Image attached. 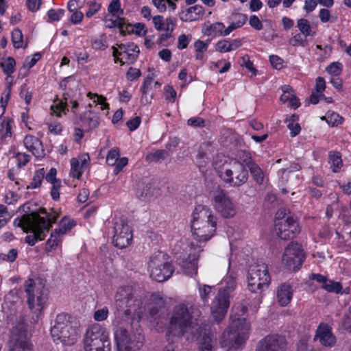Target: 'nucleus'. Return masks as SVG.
<instances>
[{"mask_svg": "<svg viewBox=\"0 0 351 351\" xmlns=\"http://www.w3.org/2000/svg\"><path fill=\"white\" fill-rule=\"evenodd\" d=\"M139 52L138 47L134 43L128 44V49H126V51H124V53L126 55V59L130 63H133L136 61Z\"/></svg>", "mask_w": 351, "mask_h": 351, "instance_id": "42", "label": "nucleus"}, {"mask_svg": "<svg viewBox=\"0 0 351 351\" xmlns=\"http://www.w3.org/2000/svg\"><path fill=\"white\" fill-rule=\"evenodd\" d=\"M282 90L283 93L280 96V101L282 103L289 102L291 107L295 109L298 108L300 103L295 95L292 87L289 85H285L282 87Z\"/></svg>", "mask_w": 351, "mask_h": 351, "instance_id": "26", "label": "nucleus"}, {"mask_svg": "<svg viewBox=\"0 0 351 351\" xmlns=\"http://www.w3.org/2000/svg\"><path fill=\"white\" fill-rule=\"evenodd\" d=\"M214 206L224 218H231L236 214V209L225 191L219 185L215 186L212 193Z\"/></svg>", "mask_w": 351, "mask_h": 351, "instance_id": "13", "label": "nucleus"}, {"mask_svg": "<svg viewBox=\"0 0 351 351\" xmlns=\"http://www.w3.org/2000/svg\"><path fill=\"white\" fill-rule=\"evenodd\" d=\"M132 295V289L129 286L119 289L115 295V305L118 311H123L125 313L130 311Z\"/></svg>", "mask_w": 351, "mask_h": 351, "instance_id": "18", "label": "nucleus"}, {"mask_svg": "<svg viewBox=\"0 0 351 351\" xmlns=\"http://www.w3.org/2000/svg\"><path fill=\"white\" fill-rule=\"evenodd\" d=\"M41 54L40 53H35L32 58L27 56L23 65V69L29 70L33 67L37 62L40 59Z\"/></svg>", "mask_w": 351, "mask_h": 351, "instance_id": "53", "label": "nucleus"}, {"mask_svg": "<svg viewBox=\"0 0 351 351\" xmlns=\"http://www.w3.org/2000/svg\"><path fill=\"white\" fill-rule=\"evenodd\" d=\"M276 232L282 240L293 239L300 233L298 222L292 216H288L284 221L276 223Z\"/></svg>", "mask_w": 351, "mask_h": 351, "instance_id": "16", "label": "nucleus"}, {"mask_svg": "<svg viewBox=\"0 0 351 351\" xmlns=\"http://www.w3.org/2000/svg\"><path fill=\"white\" fill-rule=\"evenodd\" d=\"M62 236L59 234L58 231L53 230L51 233L49 239L47 241L46 250L48 252H51L52 250H56L59 245H61L62 241Z\"/></svg>", "mask_w": 351, "mask_h": 351, "instance_id": "30", "label": "nucleus"}, {"mask_svg": "<svg viewBox=\"0 0 351 351\" xmlns=\"http://www.w3.org/2000/svg\"><path fill=\"white\" fill-rule=\"evenodd\" d=\"M10 93H11V85L9 84L6 87V88L3 93V94L5 95V99L2 97L0 99V104H1V114L0 115V119H1L2 114L5 112V108H6L8 101L10 98Z\"/></svg>", "mask_w": 351, "mask_h": 351, "instance_id": "56", "label": "nucleus"}, {"mask_svg": "<svg viewBox=\"0 0 351 351\" xmlns=\"http://www.w3.org/2000/svg\"><path fill=\"white\" fill-rule=\"evenodd\" d=\"M204 34L207 36H212L213 37L226 36L225 25L221 22H215L206 28Z\"/></svg>", "mask_w": 351, "mask_h": 351, "instance_id": "28", "label": "nucleus"}, {"mask_svg": "<svg viewBox=\"0 0 351 351\" xmlns=\"http://www.w3.org/2000/svg\"><path fill=\"white\" fill-rule=\"evenodd\" d=\"M0 66L3 71L9 76L15 71L16 61L12 57H8L1 62Z\"/></svg>", "mask_w": 351, "mask_h": 351, "instance_id": "39", "label": "nucleus"}, {"mask_svg": "<svg viewBox=\"0 0 351 351\" xmlns=\"http://www.w3.org/2000/svg\"><path fill=\"white\" fill-rule=\"evenodd\" d=\"M215 50L220 53L231 51L229 40L223 39L218 41L215 45Z\"/></svg>", "mask_w": 351, "mask_h": 351, "instance_id": "57", "label": "nucleus"}, {"mask_svg": "<svg viewBox=\"0 0 351 351\" xmlns=\"http://www.w3.org/2000/svg\"><path fill=\"white\" fill-rule=\"evenodd\" d=\"M192 315L185 304L176 305L172 311L167 332V340L173 342V338H180L186 332L192 324Z\"/></svg>", "mask_w": 351, "mask_h": 351, "instance_id": "4", "label": "nucleus"}, {"mask_svg": "<svg viewBox=\"0 0 351 351\" xmlns=\"http://www.w3.org/2000/svg\"><path fill=\"white\" fill-rule=\"evenodd\" d=\"M250 323L245 318L233 319L223 334L226 346L237 348L248 338Z\"/></svg>", "mask_w": 351, "mask_h": 351, "instance_id": "8", "label": "nucleus"}, {"mask_svg": "<svg viewBox=\"0 0 351 351\" xmlns=\"http://www.w3.org/2000/svg\"><path fill=\"white\" fill-rule=\"evenodd\" d=\"M322 288L329 293H341L342 286L340 282L328 280L325 285H322Z\"/></svg>", "mask_w": 351, "mask_h": 351, "instance_id": "47", "label": "nucleus"}, {"mask_svg": "<svg viewBox=\"0 0 351 351\" xmlns=\"http://www.w3.org/2000/svg\"><path fill=\"white\" fill-rule=\"evenodd\" d=\"M91 47L95 50L104 51L108 47L107 36L103 34L91 40Z\"/></svg>", "mask_w": 351, "mask_h": 351, "instance_id": "41", "label": "nucleus"}, {"mask_svg": "<svg viewBox=\"0 0 351 351\" xmlns=\"http://www.w3.org/2000/svg\"><path fill=\"white\" fill-rule=\"evenodd\" d=\"M287 342L280 335H268L259 341L256 351H286Z\"/></svg>", "mask_w": 351, "mask_h": 351, "instance_id": "17", "label": "nucleus"}, {"mask_svg": "<svg viewBox=\"0 0 351 351\" xmlns=\"http://www.w3.org/2000/svg\"><path fill=\"white\" fill-rule=\"evenodd\" d=\"M88 5H89V8L86 12V16L87 18H90L95 14L101 8V5L95 1L88 2Z\"/></svg>", "mask_w": 351, "mask_h": 351, "instance_id": "64", "label": "nucleus"}, {"mask_svg": "<svg viewBox=\"0 0 351 351\" xmlns=\"http://www.w3.org/2000/svg\"><path fill=\"white\" fill-rule=\"evenodd\" d=\"M150 277L162 282L171 278L174 272L173 266L169 262V256L162 252H157L150 257L148 263Z\"/></svg>", "mask_w": 351, "mask_h": 351, "instance_id": "7", "label": "nucleus"}, {"mask_svg": "<svg viewBox=\"0 0 351 351\" xmlns=\"http://www.w3.org/2000/svg\"><path fill=\"white\" fill-rule=\"evenodd\" d=\"M238 156L241 160V162L244 165L245 167L249 168L251 164L255 162L252 160L251 154L245 151H241L238 154Z\"/></svg>", "mask_w": 351, "mask_h": 351, "instance_id": "54", "label": "nucleus"}, {"mask_svg": "<svg viewBox=\"0 0 351 351\" xmlns=\"http://www.w3.org/2000/svg\"><path fill=\"white\" fill-rule=\"evenodd\" d=\"M328 162L335 173L339 172L343 165L341 155L338 152L329 154Z\"/></svg>", "mask_w": 351, "mask_h": 351, "instance_id": "37", "label": "nucleus"}, {"mask_svg": "<svg viewBox=\"0 0 351 351\" xmlns=\"http://www.w3.org/2000/svg\"><path fill=\"white\" fill-rule=\"evenodd\" d=\"M307 37L308 36H304L302 33L296 34L289 40V43L293 47L300 46L305 47L308 45Z\"/></svg>", "mask_w": 351, "mask_h": 351, "instance_id": "44", "label": "nucleus"}, {"mask_svg": "<svg viewBox=\"0 0 351 351\" xmlns=\"http://www.w3.org/2000/svg\"><path fill=\"white\" fill-rule=\"evenodd\" d=\"M291 287L287 283L280 285L277 289V300L282 306H286L291 300Z\"/></svg>", "mask_w": 351, "mask_h": 351, "instance_id": "23", "label": "nucleus"}, {"mask_svg": "<svg viewBox=\"0 0 351 351\" xmlns=\"http://www.w3.org/2000/svg\"><path fill=\"white\" fill-rule=\"evenodd\" d=\"M154 27L159 31L165 30V21L164 17L161 15L154 16L152 18Z\"/></svg>", "mask_w": 351, "mask_h": 351, "instance_id": "63", "label": "nucleus"}, {"mask_svg": "<svg viewBox=\"0 0 351 351\" xmlns=\"http://www.w3.org/2000/svg\"><path fill=\"white\" fill-rule=\"evenodd\" d=\"M114 234L112 242L114 245L120 249L127 247L132 242V234L130 227L123 219L114 222Z\"/></svg>", "mask_w": 351, "mask_h": 351, "instance_id": "15", "label": "nucleus"}, {"mask_svg": "<svg viewBox=\"0 0 351 351\" xmlns=\"http://www.w3.org/2000/svg\"><path fill=\"white\" fill-rule=\"evenodd\" d=\"M216 338L213 335L205 333L199 341V350H215Z\"/></svg>", "mask_w": 351, "mask_h": 351, "instance_id": "32", "label": "nucleus"}, {"mask_svg": "<svg viewBox=\"0 0 351 351\" xmlns=\"http://www.w3.org/2000/svg\"><path fill=\"white\" fill-rule=\"evenodd\" d=\"M45 170L44 168H41V169L36 170L33 176L31 183L29 184V185H28L27 186V189H36V188L40 187V186L41 185L42 181H43V178H45Z\"/></svg>", "mask_w": 351, "mask_h": 351, "instance_id": "40", "label": "nucleus"}, {"mask_svg": "<svg viewBox=\"0 0 351 351\" xmlns=\"http://www.w3.org/2000/svg\"><path fill=\"white\" fill-rule=\"evenodd\" d=\"M281 180L287 183L288 187L295 188L300 182V173L282 172Z\"/></svg>", "mask_w": 351, "mask_h": 351, "instance_id": "29", "label": "nucleus"}, {"mask_svg": "<svg viewBox=\"0 0 351 351\" xmlns=\"http://www.w3.org/2000/svg\"><path fill=\"white\" fill-rule=\"evenodd\" d=\"M219 176L230 186L239 187L244 184L248 179V171L243 164L239 161H234L218 170Z\"/></svg>", "mask_w": 351, "mask_h": 351, "instance_id": "10", "label": "nucleus"}, {"mask_svg": "<svg viewBox=\"0 0 351 351\" xmlns=\"http://www.w3.org/2000/svg\"><path fill=\"white\" fill-rule=\"evenodd\" d=\"M24 145L27 149L31 152L37 158H42L45 156V150L42 142L37 137L32 135L25 136Z\"/></svg>", "mask_w": 351, "mask_h": 351, "instance_id": "21", "label": "nucleus"}, {"mask_svg": "<svg viewBox=\"0 0 351 351\" xmlns=\"http://www.w3.org/2000/svg\"><path fill=\"white\" fill-rule=\"evenodd\" d=\"M124 29L125 30V33L134 34L139 36H145L147 33L145 24L141 23H137L134 24V26L130 23H125Z\"/></svg>", "mask_w": 351, "mask_h": 351, "instance_id": "35", "label": "nucleus"}, {"mask_svg": "<svg viewBox=\"0 0 351 351\" xmlns=\"http://www.w3.org/2000/svg\"><path fill=\"white\" fill-rule=\"evenodd\" d=\"M297 27L300 33L306 36H314L315 32L312 31L309 22L305 19H300L297 21Z\"/></svg>", "mask_w": 351, "mask_h": 351, "instance_id": "38", "label": "nucleus"}, {"mask_svg": "<svg viewBox=\"0 0 351 351\" xmlns=\"http://www.w3.org/2000/svg\"><path fill=\"white\" fill-rule=\"evenodd\" d=\"M80 119L85 130L95 129L99 123L97 114L90 110L85 112Z\"/></svg>", "mask_w": 351, "mask_h": 351, "instance_id": "24", "label": "nucleus"}, {"mask_svg": "<svg viewBox=\"0 0 351 351\" xmlns=\"http://www.w3.org/2000/svg\"><path fill=\"white\" fill-rule=\"evenodd\" d=\"M11 40L16 49L23 47V33L19 28H14L11 34Z\"/></svg>", "mask_w": 351, "mask_h": 351, "instance_id": "45", "label": "nucleus"}, {"mask_svg": "<svg viewBox=\"0 0 351 351\" xmlns=\"http://www.w3.org/2000/svg\"><path fill=\"white\" fill-rule=\"evenodd\" d=\"M19 227H21L26 233H32L25 237V241L30 246H34L38 241L43 240L47 232L51 228L48 221L39 214H35L33 216H26L23 221H19Z\"/></svg>", "mask_w": 351, "mask_h": 351, "instance_id": "5", "label": "nucleus"}, {"mask_svg": "<svg viewBox=\"0 0 351 351\" xmlns=\"http://www.w3.org/2000/svg\"><path fill=\"white\" fill-rule=\"evenodd\" d=\"M304 261V254L302 245L298 243L291 242L285 248L282 256V262L288 269L296 271L300 269Z\"/></svg>", "mask_w": 351, "mask_h": 351, "instance_id": "14", "label": "nucleus"}, {"mask_svg": "<svg viewBox=\"0 0 351 351\" xmlns=\"http://www.w3.org/2000/svg\"><path fill=\"white\" fill-rule=\"evenodd\" d=\"M206 147L205 145H201L197 152L196 162L199 169L205 167L209 160V158L205 150Z\"/></svg>", "mask_w": 351, "mask_h": 351, "instance_id": "43", "label": "nucleus"}, {"mask_svg": "<svg viewBox=\"0 0 351 351\" xmlns=\"http://www.w3.org/2000/svg\"><path fill=\"white\" fill-rule=\"evenodd\" d=\"M10 306V309L6 311L7 321L13 322L17 321L10 332L8 342L9 351H34L33 345L27 337V331L23 319L20 317L17 320V310L15 304L5 302L3 304V310L5 311Z\"/></svg>", "mask_w": 351, "mask_h": 351, "instance_id": "2", "label": "nucleus"}, {"mask_svg": "<svg viewBox=\"0 0 351 351\" xmlns=\"http://www.w3.org/2000/svg\"><path fill=\"white\" fill-rule=\"evenodd\" d=\"M108 316V308L106 306L96 311L94 313V319L97 322L106 320Z\"/></svg>", "mask_w": 351, "mask_h": 351, "instance_id": "62", "label": "nucleus"}, {"mask_svg": "<svg viewBox=\"0 0 351 351\" xmlns=\"http://www.w3.org/2000/svg\"><path fill=\"white\" fill-rule=\"evenodd\" d=\"M25 291L27 295L29 308L35 313H40L47 301L45 291L41 285H36L32 279H28L25 282Z\"/></svg>", "mask_w": 351, "mask_h": 351, "instance_id": "12", "label": "nucleus"}, {"mask_svg": "<svg viewBox=\"0 0 351 351\" xmlns=\"http://www.w3.org/2000/svg\"><path fill=\"white\" fill-rule=\"evenodd\" d=\"M248 169L256 183L258 185L262 184L265 178L262 169L255 162L254 164H251Z\"/></svg>", "mask_w": 351, "mask_h": 351, "instance_id": "33", "label": "nucleus"}, {"mask_svg": "<svg viewBox=\"0 0 351 351\" xmlns=\"http://www.w3.org/2000/svg\"><path fill=\"white\" fill-rule=\"evenodd\" d=\"M270 282V276L265 263H256L250 266L247 273V286L252 293L263 291Z\"/></svg>", "mask_w": 351, "mask_h": 351, "instance_id": "9", "label": "nucleus"}, {"mask_svg": "<svg viewBox=\"0 0 351 351\" xmlns=\"http://www.w3.org/2000/svg\"><path fill=\"white\" fill-rule=\"evenodd\" d=\"M0 123V136L3 141H5L7 138H10L12 135V119L8 118H1Z\"/></svg>", "mask_w": 351, "mask_h": 351, "instance_id": "31", "label": "nucleus"}, {"mask_svg": "<svg viewBox=\"0 0 351 351\" xmlns=\"http://www.w3.org/2000/svg\"><path fill=\"white\" fill-rule=\"evenodd\" d=\"M82 169L77 159L73 158L71 160L70 176L71 177L79 179L82 176L83 172Z\"/></svg>", "mask_w": 351, "mask_h": 351, "instance_id": "46", "label": "nucleus"}, {"mask_svg": "<svg viewBox=\"0 0 351 351\" xmlns=\"http://www.w3.org/2000/svg\"><path fill=\"white\" fill-rule=\"evenodd\" d=\"M76 225V223L74 220L69 219V218L64 217H63L59 224V228L55 229L58 232L62 237L66 234L67 232L71 231V230Z\"/></svg>", "mask_w": 351, "mask_h": 351, "instance_id": "34", "label": "nucleus"}, {"mask_svg": "<svg viewBox=\"0 0 351 351\" xmlns=\"http://www.w3.org/2000/svg\"><path fill=\"white\" fill-rule=\"evenodd\" d=\"M104 21L106 27L111 29L117 27L120 29V34L122 36H125V30L124 29L125 22L124 19L119 16H112L111 14H108L104 17Z\"/></svg>", "mask_w": 351, "mask_h": 351, "instance_id": "27", "label": "nucleus"}, {"mask_svg": "<svg viewBox=\"0 0 351 351\" xmlns=\"http://www.w3.org/2000/svg\"><path fill=\"white\" fill-rule=\"evenodd\" d=\"M108 11L112 16H117L123 13V10L121 8L120 0H112L108 7Z\"/></svg>", "mask_w": 351, "mask_h": 351, "instance_id": "49", "label": "nucleus"}, {"mask_svg": "<svg viewBox=\"0 0 351 351\" xmlns=\"http://www.w3.org/2000/svg\"><path fill=\"white\" fill-rule=\"evenodd\" d=\"M108 346H110V341H107V342H104L103 341H96L90 342H84V351H88L91 350L99 349L101 348H107Z\"/></svg>", "mask_w": 351, "mask_h": 351, "instance_id": "50", "label": "nucleus"}, {"mask_svg": "<svg viewBox=\"0 0 351 351\" xmlns=\"http://www.w3.org/2000/svg\"><path fill=\"white\" fill-rule=\"evenodd\" d=\"M179 264L186 275L193 276L197 274V258L195 255L189 254L188 257L183 258Z\"/></svg>", "mask_w": 351, "mask_h": 351, "instance_id": "25", "label": "nucleus"}, {"mask_svg": "<svg viewBox=\"0 0 351 351\" xmlns=\"http://www.w3.org/2000/svg\"><path fill=\"white\" fill-rule=\"evenodd\" d=\"M50 332L57 345L71 346L77 339V330L70 324L69 317L66 313L57 315L55 324L51 327Z\"/></svg>", "mask_w": 351, "mask_h": 351, "instance_id": "6", "label": "nucleus"}, {"mask_svg": "<svg viewBox=\"0 0 351 351\" xmlns=\"http://www.w3.org/2000/svg\"><path fill=\"white\" fill-rule=\"evenodd\" d=\"M20 97L25 99L26 104H29L32 100V94L29 91L26 84H23L21 86Z\"/></svg>", "mask_w": 351, "mask_h": 351, "instance_id": "58", "label": "nucleus"}, {"mask_svg": "<svg viewBox=\"0 0 351 351\" xmlns=\"http://www.w3.org/2000/svg\"><path fill=\"white\" fill-rule=\"evenodd\" d=\"M191 229L193 238L198 242L210 240L217 228V218L206 206L197 205L192 215Z\"/></svg>", "mask_w": 351, "mask_h": 351, "instance_id": "1", "label": "nucleus"}, {"mask_svg": "<svg viewBox=\"0 0 351 351\" xmlns=\"http://www.w3.org/2000/svg\"><path fill=\"white\" fill-rule=\"evenodd\" d=\"M326 71L330 74L337 76L342 71V64L338 62H332L326 67Z\"/></svg>", "mask_w": 351, "mask_h": 351, "instance_id": "59", "label": "nucleus"}, {"mask_svg": "<svg viewBox=\"0 0 351 351\" xmlns=\"http://www.w3.org/2000/svg\"><path fill=\"white\" fill-rule=\"evenodd\" d=\"M169 156V153L165 149H158L154 153H150L147 156V160L152 162H159L165 160Z\"/></svg>", "mask_w": 351, "mask_h": 351, "instance_id": "48", "label": "nucleus"}, {"mask_svg": "<svg viewBox=\"0 0 351 351\" xmlns=\"http://www.w3.org/2000/svg\"><path fill=\"white\" fill-rule=\"evenodd\" d=\"M120 156V153L118 148L110 149L106 157V163L108 165L114 166L116 165Z\"/></svg>", "mask_w": 351, "mask_h": 351, "instance_id": "52", "label": "nucleus"}, {"mask_svg": "<svg viewBox=\"0 0 351 351\" xmlns=\"http://www.w3.org/2000/svg\"><path fill=\"white\" fill-rule=\"evenodd\" d=\"M204 14V8L200 5H195L187 8L185 12L182 11L180 14V18L181 21L185 22L194 21L198 20Z\"/></svg>", "mask_w": 351, "mask_h": 351, "instance_id": "22", "label": "nucleus"}, {"mask_svg": "<svg viewBox=\"0 0 351 351\" xmlns=\"http://www.w3.org/2000/svg\"><path fill=\"white\" fill-rule=\"evenodd\" d=\"M212 289L213 287L206 285H203V287L199 285V295L204 304L208 303V298L212 294Z\"/></svg>", "mask_w": 351, "mask_h": 351, "instance_id": "51", "label": "nucleus"}, {"mask_svg": "<svg viewBox=\"0 0 351 351\" xmlns=\"http://www.w3.org/2000/svg\"><path fill=\"white\" fill-rule=\"evenodd\" d=\"M151 184H143L138 185V188L136 190V195L141 199L147 197L150 193Z\"/></svg>", "mask_w": 351, "mask_h": 351, "instance_id": "55", "label": "nucleus"}, {"mask_svg": "<svg viewBox=\"0 0 351 351\" xmlns=\"http://www.w3.org/2000/svg\"><path fill=\"white\" fill-rule=\"evenodd\" d=\"M64 13V10L63 9H58L57 10L50 9L47 12V15L51 21H58Z\"/></svg>", "mask_w": 351, "mask_h": 351, "instance_id": "61", "label": "nucleus"}, {"mask_svg": "<svg viewBox=\"0 0 351 351\" xmlns=\"http://www.w3.org/2000/svg\"><path fill=\"white\" fill-rule=\"evenodd\" d=\"M117 351H136L143 346L144 337L141 332L131 333L119 328L114 332Z\"/></svg>", "mask_w": 351, "mask_h": 351, "instance_id": "11", "label": "nucleus"}, {"mask_svg": "<svg viewBox=\"0 0 351 351\" xmlns=\"http://www.w3.org/2000/svg\"><path fill=\"white\" fill-rule=\"evenodd\" d=\"M83 341L90 343L96 341L107 342V341H110L109 332L101 325L95 324L88 328Z\"/></svg>", "mask_w": 351, "mask_h": 351, "instance_id": "20", "label": "nucleus"}, {"mask_svg": "<svg viewBox=\"0 0 351 351\" xmlns=\"http://www.w3.org/2000/svg\"><path fill=\"white\" fill-rule=\"evenodd\" d=\"M237 21L232 23L226 29H225V35H229L233 30L242 27L247 21V16L245 14L238 13L237 14Z\"/></svg>", "mask_w": 351, "mask_h": 351, "instance_id": "36", "label": "nucleus"}, {"mask_svg": "<svg viewBox=\"0 0 351 351\" xmlns=\"http://www.w3.org/2000/svg\"><path fill=\"white\" fill-rule=\"evenodd\" d=\"M236 272L228 271L227 276L221 282L223 285L222 290H219L213 301L210 311L213 318L218 323L223 319L227 313L230 305V293L236 287Z\"/></svg>", "mask_w": 351, "mask_h": 351, "instance_id": "3", "label": "nucleus"}, {"mask_svg": "<svg viewBox=\"0 0 351 351\" xmlns=\"http://www.w3.org/2000/svg\"><path fill=\"white\" fill-rule=\"evenodd\" d=\"M165 99L171 103H173L176 101L177 97V93L172 86H166L165 87Z\"/></svg>", "mask_w": 351, "mask_h": 351, "instance_id": "60", "label": "nucleus"}, {"mask_svg": "<svg viewBox=\"0 0 351 351\" xmlns=\"http://www.w3.org/2000/svg\"><path fill=\"white\" fill-rule=\"evenodd\" d=\"M315 339L319 340L321 345L325 347H332L336 343V337L332 334L331 327L325 323H321L318 326Z\"/></svg>", "mask_w": 351, "mask_h": 351, "instance_id": "19", "label": "nucleus"}]
</instances>
